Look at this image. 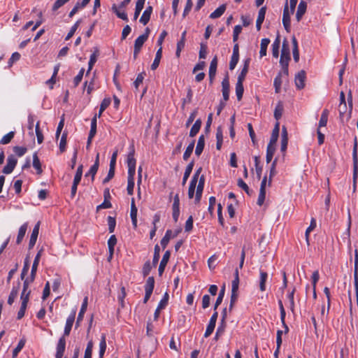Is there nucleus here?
Returning <instances> with one entry per match:
<instances>
[{
	"instance_id": "51",
	"label": "nucleus",
	"mask_w": 358,
	"mask_h": 358,
	"mask_svg": "<svg viewBox=\"0 0 358 358\" xmlns=\"http://www.w3.org/2000/svg\"><path fill=\"white\" fill-rule=\"evenodd\" d=\"M224 292H225V286L223 285V287H222V289H220V291L219 292L218 296H217V300L215 301V303L214 305V310H215L217 308V307L222 302V300H223V298H224Z\"/></svg>"
},
{
	"instance_id": "64",
	"label": "nucleus",
	"mask_w": 358,
	"mask_h": 358,
	"mask_svg": "<svg viewBox=\"0 0 358 358\" xmlns=\"http://www.w3.org/2000/svg\"><path fill=\"white\" fill-rule=\"evenodd\" d=\"M207 45L204 43H201L200 44V50H199V58L205 59L207 55Z\"/></svg>"
},
{
	"instance_id": "8",
	"label": "nucleus",
	"mask_w": 358,
	"mask_h": 358,
	"mask_svg": "<svg viewBox=\"0 0 358 358\" xmlns=\"http://www.w3.org/2000/svg\"><path fill=\"white\" fill-rule=\"evenodd\" d=\"M42 252L43 250H40L36 257H35V259L34 260V262H33V264H32V267H31V274H30V281L31 282H34V279H35V277H36V271H37V268H38V264H39V261H40V258L41 257V255H42Z\"/></svg>"
},
{
	"instance_id": "25",
	"label": "nucleus",
	"mask_w": 358,
	"mask_h": 358,
	"mask_svg": "<svg viewBox=\"0 0 358 358\" xmlns=\"http://www.w3.org/2000/svg\"><path fill=\"white\" fill-rule=\"evenodd\" d=\"M238 286L231 285V294L230 299L229 310H231L238 299Z\"/></svg>"
},
{
	"instance_id": "4",
	"label": "nucleus",
	"mask_w": 358,
	"mask_h": 358,
	"mask_svg": "<svg viewBox=\"0 0 358 358\" xmlns=\"http://www.w3.org/2000/svg\"><path fill=\"white\" fill-rule=\"evenodd\" d=\"M76 313V309L73 310L72 312L71 313V314L67 317V320L66 322V325L64 327V335H63L64 338L65 336H68L70 334L71 328L73 327V322L75 320Z\"/></svg>"
},
{
	"instance_id": "2",
	"label": "nucleus",
	"mask_w": 358,
	"mask_h": 358,
	"mask_svg": "<svg viewBox=\"0 0 358 358\" xmlns=\"http://www.w3.org/2000/svg\"><path fill=\"white\" fill-rule=\"evenodd\" d=\"M134 148L132 145L131 151L127 155L128 175H135L136 172V159L134 158Z\"/></svg>"
},
{
	"instance_id": "46",
	"label": "nucleus",
	"mask_w": 358,
	"mask_h": 358,
	"mask_svg": "<svg viewBox=\"0 0 358 358\" xmlns=\"http://www.w3.org/2000/svg\"><path fill=\"white\" fill-rule=\"evenodd\" d=\"M171 238H173L172 231L169 229L166 231L165 236L161 240V245L163 248H165L166 247Z\"/></svg>"
},
{
	"instance_id": "52",
	"label": "nucleus",
	"mask_w": 358,
	"mask_h": 358,
	"mask_svg": "<svg viewBox=\"0 0 358 358\" xmlns=\"http://www.w3.org/2000/svg\"><path fill=\"white\" fill-rule=\"evenodd\" d=\"M15 136L14 131H10L7 134L4 135L0 141V144L6 145L8 144Z\"/></svg>"
},
{
	"instance_id": "60",
	"label": "nucleus",
	"mask_w": 358,
	"mask_h": 358,
	"mask_svg": "<svg viewBox=\"0 0 358 358\" xmlns=\"http://www.w3.org/2000/svg\"><path fill=\"white\" fill-rule=\"evenodd\" d=\"M92 349H93V342H92V341H90L87 343V348L85 351L84 358H92Z\"/></svg>"
},
{
	"instance_id": "21",
	"label": "nucleus",
	"mask_w": 358,
	"mask_h": 358,
	"mask_svg": "<svg viewBox=\"0 0 358 358\" xmlns=\"http://www.w3.org/2000/svg\"><path fill=\"white\" fill-rule=\"evenodd\" d=\"M250 62V59L248 58L244 61L243 67L238 76V82L243 83L245 76L248 72L249 65Z\"/></svg>"
},
{
	"instance_id": "61",
	"label": "nucleus",
	"mask_w": 358,
	"mask_h": 358,
	"mask_svg": "<svg viewBox=\"0 0 358 358\" xmlns=\"http://www.w3.org/2000/svg\"><path fill=\"white\" fill-rule=\"evenodd\" d=\"M108 231L110 233H113L115 231L116 220L115 218L111 216L108 217Z\"/></svg>"
},
{
	"instance_id": "31",
	"label": "nucleus",
	"mask_w": 358,
	"mask_h": 358,
	"mask_svg": "<svg viewBox=\"0 0 358 358\" xmlns=\"http://www.w3.org/2000/svg\"><path fill=\"white\" fill-rule=\"evenodd\" d=\"M162 57V48L160 47L156 52L155 58L151 65V69L155 70L159 65L160 60Z\"/></svg>"
},
{
	"instance_id": "34",
	"label": "nucleus",
	"mask_w": 358,
	"mask_h": 358,
	"mask_svg": "<svg viewBox=\"0 0 358 358\" xmlns=\"http://www.w3.org/2000/svg\"><path fill=\"white\" fill-rule=\"evenodd\" d=\"M226 8L227 7L225 4L221 5L210 15V17L211 19H216L221 17L226 10Z\"/></svg>"
},
{
	"instance_id": "62",
	"label": "nucleus",
	"mask_w": 358,
	"mask_h": 358,
	"mask_svg": "<svg viewBox=\"0 0 358 358\" xmlns=\"http://www.w3.org/2000/svg\"><path fill=\"white\" fill-rule=\"evenodd\" d=\"M154 250L155 251H154V256H153V259H152V264L154 266H156V265L158 263L159 259V252H160L159 246L158 245H156L155 246Z\"/></svg>"
},
{
	"instance_id": "50",
	"label": "nucleus",
	"mask_w": 358,
	"mask_h": 358,
	"mask_svg": "<svg viewBox=\"0 0 358 358\" xmlns=\"http://www.w3.org/2000/svg\"><path fill=\"white\" fill-rule=\"evenodd\" d=\"M97 120V115L96 114L93 117V118L91 120V128L89 133V135H90V137H94L96 133V120Z\"/></svg>"
},
{
	"instance_id": "44",
	"label": "nucleus",
	"mask_w": 358,
	"mask_h": 358,
	"mask_svg": "<svg viewBox=\"0 0 358 358\" xmlns=\"http://www.w3.org/2000/svg\"><path fill=\"white\" fill-rule=\"evenodd\" d=\"M216 138H217V143H216V148L217 150H220L222 145L223 142V136H222V131L220 127H218L216 132Z\"/></svg>"
},
{
	"instance_id": "17",
	"label": "nucleus",
	"mask_w": 358,
	"mask_h": 358,
	"mask_svg": "<svg viewBox=\"0 0 358 358\" xmlns=\"http://www.w3.org/2000/svg\"><path fill=\"white\" fill-rule=\"evenodd\" d=\"M40 223L38 222L34 227L29 243V249H31L36 244L38 233Z\"/></svg>"
},
{
	"instance_id": "38",
	"label": "nucleus",
	"mask_w": 358,
	"mask_h": 358,
	"mask_svg": "<svg viewBox=\"0 0 358 358\" xmlns=\"http://www.w3.org/2000/svg\"><path fill=\"white\" fill-rule=\"evenodd\" d=\"M194 165V162L192 160L187 166V167L185 169V173H184L183 178H182V185H183L186 183L188 178L189 177V176H190V174H191V173L192 171Z\"/></svg>"
},
{
	"instance_id": "9",
	"label": "nucleus",
	"mask_w": 358,
	"mask_h": 358,
	"mask_svg": "<svg viewBox=\"0 0 358 358\" xmlns=\"http://www.w3.org/2000/svg\"><path fill=\"white\" fill-rule=\"evenodd\" d=\"M239 59V48L238 45L236 43L233 48V54L229 62V69L231 70L234 69Z\"/></svg>"
},
{
	"instance_id": "36",
	"label": "nucleus",
	"mask_w": 358,
	"mask_h": 358,
	"mask_svg": "<svg viewBox=\"0 0 358 358\" xmlns=\"http://www.w3.org/2000/svg\"><path fill=\"white\" fill-rule=\"evenodd\" d=\"M329 114V112L327 109L323 110L321 114L320 120L319 121L318 129H320V127H325L327 125Z\"/></svg>"
},
{
	"instance_id": "56",
	"label": "nucleus",
	"mask_w": 358,
	"mask_h": 358,
	"mask_svg": "<svg viewBox=\"0 0 358 358\" xmlns=\"http://www.w3.org/2000/svg\"><path fill=\"white\" fill-rule=\"evenodd\" d=\"M81 20H78L73 26L71 28L69 32L68 33L67 36H66L65 38V40L66 41H68L75 34V32L76 31L78 27H79V24L80 23Z\"/></svg>"
},
{
	"instance_id": "18",
	"label": "nucleus",
	"mask_w": 358,
	"mask_h": 358,
	"mask_svg": "<svg viewBox=\"0 0 358 358\" xmlns=\"http://www.w3.org/2000/svg\"><path fill=\"white\" fill-rule=\"evenodd\" d=\"M222 96L225 101L229 100V81L228 76H226L222 82Z\"/></svg>"
},
{
	"instance_id": "12",
	"label": "nucleus",
	"mask_w": 358,
	"mask_h": 358,
	"mask_svg": "<svg viewBox=\"0 0 358 358\" xmlns=\"http://www.w3.org/2000/svg\"><path fill=\"white\" fill-rule=\"evenodd\" d=\"M352 159H353V169H355V175L357 174V171H358V144L357 140L355 137L354 141V146L352 151Z\"/></svg>"
},
{
	"instance_id": "49",
	"label": "nucleus",
	"mask_w": 358,
	"mask_h": 358,
	"mask_svg": "<svg viewBox=\"0 0 358 358\" xmlns=\"http://www.w3.org/2000/svg\"><path fill=\"white\" fill-rule=\"evenodd\" d=\"M243 92H244V88H243V83L237 81V83L236 84V94L238 100L240 101L242 99Z\"/></svg>"
},
{
	"instance_id": "59",
	"label": "nucleus",
	"mask_w": 358,
	"mask_h": 358,
	"mask_svg": "<svg viewBox=\"0 0 358 358\" xmlns=\"http://www.w3.org/2000/svg\"><path fill=\"white\" fill-rule=\"evenodd\" d=\"M281 55L290 56L289 43L286 39H285L282 42Z\"/></svg>"
},
{
	"instance_id": "43",
	"label": "nucleus",
	"mask_w": 358,
	"mask_h": 358,
	"mask_svg": "<svg viewBox=\"0 0 358 358\" xmlns=\"http://www.w3.org/2000/svg\"><path fill=\"white\" fill-rule=\"evenodd\" d=\"M87 304H88V297L85 296L84 298V299H83V303H82V306H81V308H80V312H79L78 315V320H83V317H84L85 313L87 310Z\"/></svg>"
},
{
	"instance_id": "39",
	"label": "nucleus",
	"mask_w": 358,
	"mask_h": 358,
	"mask_svg": "<svg viewBox=\"0 0 358 358\" xmlns=\"http://www.w3.org/2000/svg\"><path fill=\"white\" fill-rule=\"evenodd\" d=\"M22 303L21 307L17 313V320L22 319L24 316L25 310L27 308V303L29 302V300L25 297V299H21Z\"/></svg>"
},
{
	"instance_id": "58",
	"label": "nucleus",
	"mask_w": 358,
	"mask_h": 358,
	"mask_svg": "<svg viewBox=\"0 0 358 358\" xmlns=\"http://www.w3.org/2000/svg\"><path fill=\"white\" fill-rule=\"evenodd\" d=\"M66 138H67V133L64 132L62 135L60 142H59V150L61 152H64L66 150Z\"/></svg>"
},
{
	"instance_id": "47",
	"label": "nucleus",
	"mask_w": 358,
	"mask_h": 358,
	"mask_svg": "<svg viewBox=\"0 0 358 358\" xmlns=\"http://www.w3.org/2000/svg\"><path fill=\"white\" fill-rule=\"evenodd\" d=\"M194 148V141H192L188 145V146L187 147V148L183 154V159L184 160L186 161L189 158L190 155H192V153L193 152Z\"/></svg>"
},
{
	"instance_id": "6",
	"label": "nucleus",
	"mask_w": 358,
	"mask_h": 358,
	"mask_svg": "<svg viewBox=\"0 0 358 358\" xmlns=\"http://www.w3.org/2000/svg\"><path fill=\"white\" fill-rule=\"evenodd\" d=\"M172 210L173 219L175 222H177L180 216V199L178 194H176L173 197Z\"/></svg>"
},
{
	"instance_id": "55",
	"label": "nucleus",
	"mask_w": 358,
	"mask_h": 358,
	"mask_svg": "<svg viewBox=\"0 0 358 358\" xmlns=\"http://www.w3.org/2000/svg\"><path fill=\"white\" fill-rule=\"evenodd\" d=\"M25 345V341L23 339H21L17 345L15 347V348L13 351V358H16L18 353L21 351V350L24 348Z\"/></svg>"
},
{
	"instance_id": "35",
	"label": "nucleus",
	"mask_w": 358,
	"mask_h": 358,
	"mask_svg": "<svg viewBox=\"0 0 358 358\" xmlns=\"http://www.w3.org/2000/svg\"><path fill=\"white\" fill-rule=\"evenodd\" d=\"M269 43H270L269 38L262 39L261 44H260V51H259L260 57H263L266 55L267 47Z\"/></svg>"
},
{
	"instance_id": "48",
	"label": "nucleus",
	"mask_w": 358,
	"mask_h": 358,
	"mask_svg": "<svg viewBox=\"0 0 358 358\" xmlns=\"http://www.w3.org/2000/svg\"><path fill=\"white\" fill-rule=\"evenodd\" d=\"M106 349V341L105 335H102L99 343V358H103Z\"/></svg>"
},
{
	"instance_id": "40",
	"label": "nucleus",
	"mask_w": 358,
	"mask_h": 358,
	"mask_svg": "<svg viewBox=\"0 0 358 358\" xmlns=\"http://www.w3.org/2000/svg\"><path fill=\"white\" fill-rule=\"evenodd\" d=\"M33 166L36 170L38 174L42 173L41 164L36 152H34L33 155Z\"/></svg>"
},
{
	"instance_id": "24",
	"label": "nucleus",
	"mask_w": 358,
	"mask_h": 358,
	"mask_svg": "<svg viewBox=\"0 0 358 358\" xmlns=\"http://www.w3.org/2000/svg\"><path fill=\"white\" fill-rule=\"evenodd\" d=\"M279 131H280L279 122H276V124L273 129L268 145H275V143L278 138Z\"/></svg>"
},
{
	"instance_id": "27",
	"label": "nucleus",
	"mask_w": 358,
	"mask_h": 358,
	"mask_svg": "<svg viewBox=\"0 0 358 358\" xmlns=\"http://www.w3.org/2000/svg\"><path fill=\"white\" fill-rule=\"evenodd\" d=\"M268 279V273L266 271L260 270L259 272V289L262 292L266 290V282Z\"/></svg>"
},
{
	"instance_id": "23",
	"label": "nucleus",
	"mask_w": 358,
	"mask_h": 358,
	"mask_svg": "<svg viewBox=\"0 0 358 358\" xmlns=\"http://www.w3.org/2000/svg\"><path fill=\"white\" fill-rule=\"evenodd\" d=\"M152 13V7L151 6H148L145 10L143 11L142 16L140 18V22H141L143 25H145L148 23L150 19L151 14Z\"/></svg>"
},
{
	"instance_id": "28",
	"label": "nucleus",
	"mask_w": 358,
	"mask_h": 358,
	"mask_svg": "<svg viewBox=\"0 0 358 358\" xmlns=\"http://www.w3.org/2000/svg\"><path fill=\"white\" fill-rule=\"evenodd\" d=\"M292 42L293 45L292 53L293 57L295 62H298L299 60V50L298 48V42L294 36L292 38Z\"/></svg>"
},
{
	"instance_id": "42",
	"label": "nucleus",
	"mask_w": 358,
	"mask_h": 358,
	"mask_svg": "<svg viewBox=\"0 0 358 358\" xmlns=\"http://www.w3.org/2000/svg\"><path fill=\"white\" fill-rule=\"evenodd\" d=\"M127 180V193L129 195H132L134 193V175H128Z\"/></svg>"
},
{
	"instance_id": "14",
	"label": "nucleus",
	"mask_w": 358,
	"mask_h": 358,
	"mask_svg": "<svg viewBox=\"0 0 358 358\" xmlns=\"http://www.w3.org/2000/svg\"><path fill=\"white\" fill-rule=\"evenodd\" d=\"M99 153L96 154L94 164L90 167L89 171L85 174V177L91 176L92 180L94 179V176L99 169Z\"/></svg>"
},
{
	"instance_id": "20",
	"label": "nucleus",
	"mask_w": 358,
	"mask_h": 358,
	"mask_svg": "<svg viewBox=\"0 0 358 358\" xmlns=\"http://www.w3.org/2000/svg\"><path fill=\"white\" fill-rule=\"evenodd\" d=\"M171 252L170 251L167 250L165 252V253L163 255L162 259L161 260V262L159 266L158 271L159 275H162V273L164 271L165 267L169 262V259L170 258Z\"/></svg>"
},
{
	"instance_id": "15",
	"label": "nucleus",
	"mask_w": 358,
	"mask_h": 358,
	"mask_svg": "<svg viewBox=\"0 0 358 358\" xmlns=\"http://www.w3.org/2000/svg\"><path fill=\"white\" fill-rule=\"evenodd\" d=\"M217 59L215 56L210 62V67H209V79L210 83H213V80L215 78L216 71H217Z\"/></svg>"
},
{
	"instance_id": "5",
	"label": "nucleus",
	"mask_w": 358,
	"mask_h": 358,
	"mask_svg": "<svg viewBox=\"0 0 358 358\" xmlns=\"http://www.w3.org/2000/svg\"><path fill=\"white\" fill-rule=\"evenodd\" d=\"M146 36H139L134 42V59H136L143 47L144 43L147 41Z\"/></svg>"
},
{
	"instance_id": "32",
	"label": "nucleus",
	"mask_w": 358,
	"mask_h": 358,
	"mask_svg": "<svg viewBox=\"0 0 358 358\" xmlns=\"http://www.w3.org/2000/svg\"><path fill=\"white\" fill-rule=\"evenodd\" d=\"M202 122L201 119H198L195 121L194 124L192 125L190 131L189 136L194 137L195 136L199 131L201 127Z\"/></svg>"
},
{
	"instance_id": "29",
	"label": "nucleus",
	"mask_w": 358,
	"mask_h": 358,
	"mask_svg": "<svg viewBox=\"0 0 358 358\" xmlns=\"http://www.w3.org/2000/svg\"><path fill=\"white\" fill-rule=\"evenodd\" d=\"M122 8H120L115 4L112 6V10L116 14V15L123 20L124 21L128 22V17L127 13L124 10H121Z\"/></svg>"
},
{
	"instance_id": "57",
	"label": "nucleus",
	"mask_w": 358,
	"mask_h": 358,
	"mask_svg": "<svg viewBox=\"0 0 358 358\" xmlns=\"http://www.w3.org/2000/svg\"><path fill=\"white\" fill-rule=\"evenodd\" d=\"M29 268V258L28 257H27L24 259V266L22 270V273H21V275H20L22 280L24 279V277L27 274Z\"/></svg>"
},
{
	"instance_id": "16",
	"label": "nucleus",
	"mask_w": 358,
	"mask_h": 358,
	"mask_svg": "<svg viewBox=\"0 0 358 358\" xmlns=\"http://www.w3.org/2000/svg\"><path fill=\"white\" fill-rule=\"evenodd\" d=\"M307 8V3L305 1L301 0L298 6L296 13V20L299 22L302 19L303 15L305 14Z\"/></svg>"
},
{
	"instance_id": "19",
	"label": "nucleus",
	"mask_w": 358,
	"mask_h": 358,
	"mask_svg": "<svg viewBox=\"0 0 358 358\" xmlns=\"http://www.w3.org/2000/svg\"><path fill=\"white\" fill-rule=\"evenodd\" d=\"M32 282L30 281V276L29 278H27L24 280L23 282V289L21 294L20 299H25V297L27 299V300H29V295L31 293V290L29 289V285Z\"/></svg>"
},
{
	"instance_id": "11",
	"label": "nucleus",
	"mask_w": 358,
	"mask_h": 358,
	"mask_svg": "<svg viewBox=\"0 0 358 358\" xmlns=\"http://www.w3.org/2000/svg\"><path fill=\"white\" fill-rule=\"evenodd\" d=\"M306 72L302 70L295 76V85L297 89L301 90L305 87Z\"/></svg>"
},
{
	"instance_id": "7",
	"label": "nucleus",
	"mask_w": 358,
	"mask_h": 358,
	"mask_svg": "<svg viewBox=\"0 0 358 358\" xmlns=\"http://www.w3.org/2000/svg\"><path fill=\"white\" fill-rule=\"evenodd\" d=\"M217 316H218L217 312L215 311V313L211 316L209 323L206 329V332L204 334L205 338H208L213 332L214 329L215 327V324H216V321L217 319Z\"/></svg>"
},
{
	"instance_id": "10",
	"label": "nucleus",
	"mask_w": 358,
	"mask_h": 358,
	"mask_svg": "<svg viewBox=\"0 0 358 358\" xmlns=\"http://www.w3.org/2000/svg\"><path fill=\"white\" fill-rule=\"evenodd\" d=\"M204 183H205V177L203 175L200 176V178L199 180V183L196 186V192L195 195V202L199 203L201 200L203 187H204Z\"/></svg>"
},
{
	"instance_id": "63",
	"label": "nucleus",
	"mask_w": 358,
	"mask_h": 358,
	"mask_svg": "<svg viewBox=\"0 0 358 358\" xmlns=\"http://www.w3.org/2000/svg\"><path fill=\"white\" fill-rule=\"evenodd\" d=\"M27 149L25 147L15 146L13 147V152L18 157L23 156L27 152Z\"/></svg>"
},
{
	"instance_id": "45",
	"label": "nucleus",
	"mask_w": 358,
	"mask_h": 358,
	"mask_svg": "<svg viewBox=\"0 0 358 358\" xmlns=\"http://www.w3.org/2000/svg\"><path fill=\"white\" fill-rule=\"evenodd\" d=\"M155 287L154 277H148L145 285V292H152Z\"/></svg>"
},
{
	"instance_id": "13",
	"label": "nucleus",
	"mask_w": 358,
	"mask_h": 358,
	"mask_svg": "<svg viewBox=\"0 0 358 358\" xmlns=\"http://www.w3.org/2000/svg\"><path fill=\"white\" fill-rule=\"evenodd\" d=\"M66 347V341L64 336L61 337L59 339L57 345V352L55 355L56 358H62L64 355Z\"/></svg>"
},
{
	"instance_id": "41",
	"label": "nucleus",
	"mask_w": 358,
	"mask_h": 358,
	"mask_svg": "<svg viewBox=\"0 0 358 358\" xmlns=\"http://www.w3.org/2000/svg\"><path fill=\"white\" fill-rule=\"evenodd\" d=\"M275 145H272L268 144L267 148H266V160L268 164L271 162L273 155L275 153Z\"/></svg>"
},
{
	"instance_id": "33",
	"label": "nucleus",
	"mask_w": 358,
	"mask_h": 358,
	"mask_svg": "<svg viewBox=\"0 0 358 358\" xmlns=\"http://www.w3.org/2000/svg\"><path fill=\"white\" fill-rule=\"evenodd\" d=\"M20 283L18 282L17 286H14L8 296V303L12 305L17 296Z\"/></svg>"
},
{
	"instance_id": "26",
	"label": "nucleus",
	"mask_w": 358,
	"mask_h": 358,
	"mask_svg": "<svg viewBox=\"0 0 358 358\" xmlns=\"http://www.w3.org/2000/svg\"><path fill=\"white\" fill-rule=\"evenodd\" d=\"M205 146V138L203 135H201L199 138L197 145L195 149V155L196 156H200L202 153L203 148Z\"/></svg>"
},
{
	"instance_id": "22",
	"label": "nucleus",
	"mask_w": 358,
	"mask_h": 358,
	"mask_svg": "<svg viewBox=\"0 0 358 358\" xmlns=\"http://www.w3.org/2000/svg\"><path fill=\"white\" fill-rule=\"evenodd\" d=\"M137 212L138 209L135 205L134 199H131L130 217L134 228L137 227Z\"/></svg>"
},
{
	"instance_id": "37",
	"label": "nucleus",
	"mask_w": 358,
	"mask_h": 358,
	"mask_svg": "<svg viewBox=\"0 0 358 358\" xmlns=\"http://www.w3.org/2000/svg\"><path fill=\"white\" fill-rule=\"evenodd\" d=\"M27 227H28L27 223H24L20 227L18 234L17 236V240H16L17 244H20L22 242V241L26 234Z\"/></svg>"
},
{
	"instance_id": "53",
	"label": "nucleus",
	"mask_w": 358,
	"mask_h": 358,
	"mask_svg": "<svg viewBox=\"0 0 358 358\" xmlns=\"http://www.w3.org/2000/svg\"><path fill=\"white\" fill-rule=\"evenodd\" d=\"M159 220H160V215L159 214H155L154 215L153 222H152L153 229L151 230V231L150 233V238H152L155 236V233H156V231H157L156 224L157 222H159Z\"/></svg>"
},
{
	"instance_id": "54",
	"label": "nucleus",
	"mask_w": 358,
	"mask_h": 358,
	"mask_svg": "<svg viewBox=\"0 0 358 358\" xmlns=\"http://www.w3.org/2000/svg\"><path fill=\"white\" fill-rule=\"evenodd\" d=\"M282 73H278V75L275 78L273 85L275 87V90L276 93H279L280 91V87L282 85Z\"/></svg>"
},
{
	"instance_id": "3",
	"label": "nucleus",
	"mask_w": 358,
	"mask_h": 358,
	"mask_svg": "<svg viewBox=\"0 0 358 358\" xmlns=\"http://www.w3.org/2000/svg\"><path fill=\"white\" fill-rule=\"evenodd\" d=\"M17 163V159L16 157L13 155H9L7 158V164L3 169V173L5 174H9L12 173Z\"/></svg>"
},
{
	"instance_id": "30",
	"label": "nucleus",
	"mask_w": 358,
	"mask_h": 358,
	"mask_svg": "<svg viewBox=\"0 0 358 358\" xmlns=\"http://www.w3.org/2000/svg\"><path fill=\"white\" fill-rule=\"evenodd\" d=\"M280 45V36L278 35L272 44V55L275 58H278L279 55V48Z\"/></svg>"
},
{
	"instance_id": "1",
	"label": "nucleus",
	"mask_w": 358,
	"mask_h": 358,
	"mask_svg": "<svg viewBox=\"0 0 358 358\" xmlns=\"http://www.w3.org/2000/svg\"><path fill=\"white\" fill-rule=\"evenodd\" d=\"M298 0H289L290 3V10H289L288 2L286 1L283 14H282V24L287 32L290 31L291 24H290V15L293 14L294 12L296 3Z\"/></svg>"
}]
</instances>
